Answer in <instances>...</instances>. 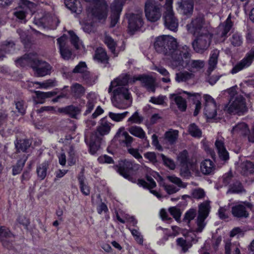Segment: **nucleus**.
I'll return each instance as SVG.
<instances>
[{
  "label": "nucleus",
  "mask_w": 254,
  "mask_h": 254,
  "mask_svg": "<svg viewBox=\"0 0 254 254\" xmlns=\"http://www.w3.org/2000/svg\"><path fill=\"white\" fill-rule=\"evenodd\" d=\"M135 241L139 244H142L143 240L142 235L137 229H129Z\"/></svg>",
  "instance_id": "53"
},
{
  "label": "nucleus",
  "mask_w": 254,
  "mask_h": 254,
  "mask_svg": "<svg viewBox=\"0 0 254 254\" xmlns=\"http://www.w3.org/2000/svg\"><path fill=\"white\" fill-rule=\"evenodd\" d=\"M128 112L126 111L122 113H112V120L116 122H120L122 121L128 114Z\"/></svg>",
  "instance_id": "63"
},
{
  "label": "nucleus",
  "mask_w": 254,
  "mask_h": 254,
  "mask_svg": "<svg viewBox=\"0 0 254 254\" xmlns=\"http://www.w3.org/2000/svg\"><path fill=\"white\" fill-rule=\"evenodd\" d=\"M132 77H130L129 75L126 74L120 76L119 77L112 81V87L113 86H118L119 87L114 90V96L116 98L117 96H122L124 99L128 100L131 103L132 99L131 94L128 90L124 87L127 83H130Z\"/></svg>",
  "instance_id": "7"
},
{
  "label": "nucleus",
  "mask_w": 254,
  "mask_h": 254,
  "mask_svg": "<svg viewBox=\"0 0 254 254\" xmlns=\"http://www.w3.org/2000/svg\"><path fill=\"white\" fill-rule=\"evenodd\" d=\"M87 67L85 62H80L73 69V72L80 73L83 74V78L88 80L89 77V72L87 70Z\"/></svg>",
  "instance_id": "33"
},
{
  "label": "nucleus",
  "mask_w": 254,
  "mask_h": 254,
  "mask_svg": "<svg viewBox=\"0 0 254 254\" xmlns=\"http://www.w3.org/2000/svg\"><path fill=\"white\" fill-rule=\"evenodd\" d=\"M203 18L199 16L192 20L191 22L187 26L188 31L193 34L198 35L192 43L193 50L197 53L203 52L210 45L211 35L203 26Z\"/></svg>",
  "instance_id": "2"
},
{
  "label": "nucleus",
  "mask_w": 254,
  "mask_h": 254,
  "mask_svg": "<svg viewBox=\"0 0 254 254\" xmlns=\"http://www.w3.org/2000/svg\"><path fill=\"white\" fill-rule=\"evenodd\" d=\"M233 25L231 20V16L229 15L225 24L220 25L218 28L216 33L217 38H219L218 42H223L226 37L227 33L230 31Z\"/></svg>",
  "instance_id": "18"
},
{
  "label": "nucleus",
  "mask_w": 254,
  "mask_h": 254,
  "mask_svg": "<svg viewBox=\"0 0 254 254\" xmlns=\"http://www.w3.org/2000/svg\"><path fill=\"white\" fill-rule=\"evenodd\" d=\"M81 24L82 28L85 32L90 33L93 31L94 26L91 22H83L81 23Z\"/></svg>",
  "instance_id": "64"
},
{
  "label": "nucleus",
  "mask_w": 254,
  "mask_h": 254,
  "mask_svg": "<svg viewBox=\"0 0 254 254\" xmlns=\"http://www.w3.org/2000/svg\"><path fill=\"white\" fill-rule=\"evenodd\" d=\"M162 159L164 164L171 170H174L176 167V164L174 161L170 158H167L164 155L162 154Z\"/></svg>",
  "instance_id": "56"
},
{
  "label": "nucleus",
  "mask_w": 254,
  "mask_h": 254,
  "mask_svg": "<svg viewBox=\"0 0 254 254\" xmlns=\"http://www.w3.org/2000/svg\"><path fill=\"white\" fill-rule=\"evenodd\" d=\"M200 171L204 175H210L213 173L215 166L212 161L210 159H205L200 163Z\"/></svg>",
  "instance_id": "24"
},
{
  "label": "nucleus",
  "mask_w": 254,
  "mask_h": 254,
  "mask_svg": "<svg viewBox=\"0 0 254 254\" xmlns=\"http://www.w3.org/2000/svg\"><path fill=\"white\" fill-rule=\"evenodd\" d=\"M14 236L9 229L5 226L0 227V241L2 246L7 249L12 247Z\"/></svg>",
  "instance_id": "15"
},
{
  "label": "nucleus",
  "mask_w": 254,
  "mask_h": 254,
  "mask_svg": "<svg viewBox=\"0 0 254 254\" xmlns=\"http://www.w3.org/2000/svg\"><path fill=\"white\" fill-rule=\"evenodd\" d=\"M204 114L207 118L213 119L217 115V106L213 98L209 95H204Z\"/></svg>",
  "instance_id": "14"
},
{
  "label": "nucleus",
  "mask_w": 254,
  "mask_h": 254,
  "mask_svg": "<svg viewBox=\"0 0 254 254\" xmlns=\"http://www.w3.org/2000/svg\"><path fill=\"white\" fill-rule=\"evenodd\" d=\"M173 3V0H146L144 7L146 18L151 22L159 19L163 5L165 9L164 15L165 25L169 29L175 31L178 27V21L174 16Z\"/></svg>",
  "instance_id": "1"
},
{
  "label": "nucleus",
  "mask_w": 254,
  "mask_h": 254,
  "mask_svg": "<svg viewBox=\"0 0 254 254\" xmlns=\"http://www.w3.org/2000/svg\"><path fill=\"white\" fill-rule=\"evenodd\" d=\"M27 158L28 156L24 154L21 158L17 161L16 165L12 167L13 175L15 176L20 173Z\"/></svg>",
  "instance_id": "34"
},
{
  "label": "nucleus",
  "mask_w": 254,
  "mask_h": 254,
  "mask_svg": "<svg viewBox=\"0 0 254 254\" xmlns=\"http://www.w3.org/2000/svg\"><path fill=\"white\" fill-rule=\"evenodd\" d=\"M167 178L171 182L176 184L178 187L185 188L186 187V185L182 182L181 179L177 177L171 176H168Z\"/></svg>",
  "instance_id": "61"
},
{
  "label": "nucleus",
  "mask_w": 254,
  "mask_h": 254,
  "mask_svg": "<svg viewBox=\"0 0 254 254\" xmlns=\"http://www.w3.org/2000/svg\"><path fill=\"white\" fill-rule=\"evenodd\" d=\"M166 99V97L165 96L159 95L158 97H151L149 102L154 104L163 105Z\"/></svg>",
  "instance_id": "54"
},
{
  "label": "nucleus",
  "mask_w": 254,
  "mask_h": 254,
  "mask_svg": "<svg viewBox=\"0 0 254 254\" xmlns=\"http://www.w3.org/2000/svg\"><path fill=\"white\" fill-rule=\"evenodd\" d=\"M16 64L21 66L30 64L37 76H44L50 73L51 65L47 63L39 60L37 57L32 54L25 55L16 61Z\"/></svg>",
  "instance_id": "6"
},
{
  "label": "nucleus",
  "mask_w": 254,
  "mask_h": 254,
  "mask_svg": "<svg viewBox=\"0 0 254 254\" xmlns=\"http://www.w3.org/2000/svg\"><path fill=\"white\" fill-rule=\"evenodd\" d=\"M66 7L72 12L79 14L81 12L82 8L78 0H64Z\"/></svg>",
  "instance_id": "26"
},
{
  "label": "nucleus",
  "mask_w": 254,
  "mask_h": 254,
  "mask_svg": "<svg viewBox=\"0 0 254 254\" xmlns=\"http://www.w3.org/2000/svg\"><path fill=\"white\" fill-rule=\"evenodd\" d=\"M170 99L171 101L174 102L180 110L184 111L187 108V102L185 99L179 95L178 94H171L170 95Z\"/></svg>",
  "instance_id": "27"
},
{
  "label": "nucleus",
  "mask_w": 254,
  "mask_h": 254,
  "mask_svg": "<svg viewBox=\"0 0 254 254\" xmlns=\"http://www.w3.org/2000/svg\"><path fill=\"white\" fill-rule=\"evenodd\" d=\"M177 52L178 56L171 61V66L173 68L181 69L186 67L190 73L194 74L204 66L205 63L203 60H190V49L187 46H182V50Z\"/></svg>",
  "instance_id": "3"
},
{
  "label": "nucleus",
  "mask_w": 254,
  "mask_h": 254,
  "mask_svg": "<svg viewBox=\"0 0 254 254\" xmlns=\"http://www.w3.org/2000/svg\"><path fill=\"white\" fill-rule=\"evenodd\" d=\"M62 111L67 114H68L70 117L76 118L77 115L79 114V110L78 108L73 106H69L62 109Z\"/></svg>",
  "instance_id": "46"
},
{
  "label": "nucleus",
  "mask_w": 254,
  "mask_h": 254,
  "mask_svg": "<svg viewBox=\"0 0 254 254\" xmlns=\"http://www.w3.org/2000/svg\"><path fill=\"white\" fill-rule=\"evenodd\" d=\"M36 99V102L42 104L45 102L47 98H51L56 95L57 93L55 91L42 92L40 91H35Z\"/></svg>",
  "instance_id": "29"
},
{
  "label": "nucleus",
  "mask_w": 254,
  "mask_h": 254,
  "mask_svg": "<svg viewBox=\"0 0 254 254\" xmlns=\"http://www.w3.org/2000/svg\"><path fill=\"white\" fill-rule=\"evenodd\" d=\"M68 33L70 36L71 44L76 49H79L82 46V43L79 38L72 31H69Z\"/></svg>",
  "instance_id": "49"
},
{
  "label": "nucleus",
  "mask_w": 254,
  "mask_h": 254,
  "mask_svg": "<svg viewBox=\"0 0 254 254\" xmlns=\"http://www.w3.org/2000/svg\"><path fill=\"white\" fill-rule=\"evenodd\" d=\"M233 250L235 251L234 254H240V251L238 248H236L234 245H232L231 243L227 242L225 244V253L226 254H230V250Z\"/></svg>",
  "instance_id": "59"
},
{
  "label": "nucleus",
  "mask_w": 254,
  "mask_h": 254,
  "mask_svg": "<svg viewBox=\"0 0 254 254\" xmlns=\"http://www.w3.org/2000/svg\"><path fill=\"white\" fill-rule=\"evenodd\" d=\"M177 160L181 167V173L185 176H188L190 171L194 170V164L189 158L187 151L184 150L180 152Z\"/></svg>",
  "instance_id": "10"
},
{
  "label": "nucleus",
  "mask_w": 254,
  "mask_h": 254,
  "mask_svg": "<svg viewBox=\"0 0 254 254\" xmlns=\"http://www.w3.org/2000/svg\"><path fill=\"white\" fill-rule=\"evenodd\" d=\"M176 242L178 247L181 249V252L183 253H186L192 245L189 236L185 239L183 238H178L176 240Z\"/></svg>",
  "instance_id": "31"
},
{
  "label": "nucleus",
  "mask_w": 254,
  "mask_h": 254,
  "mask_svg": "<svg viewBox=\"0 0 254 254\" xmlns=\"http://www.w3.org/2000/svg\"><path fill=\"white\" fill-rule=\"evenodd\" d=\"M154 48L157 52L170 56L171 64L174 58H176L179 55L177 54V51L182 50V47L178 48L176 39L169 35H163L157 38L154 43Z\"/></svg>",
  "instance_id": "4"
},
{
  "label": "nucleus",
  "mask_w": 254,
  "mask_h": 254,
  "mask_svg": "<svg viewBox=\"0 0 254 254\" xmlns=\"http://www.w3.org/2000/svg\"><path fill=\"white\" fill-rule=\"evenodd\" d=\"M139 81L141 85L145 87L148 91L154 93L155 91V80L152 76L146 75H139L133 76L130 80L132 83Z\"/></svg>",
  "instance_id": "12"
},
{
  "label": "nucleus",
  "mask_w": 254,
  "mask_h": 254,
  "mask_svg": "<svg viewBox=\"0 0 254 254\" xmlns=\"http://www.w3.org/2000/svg\"><path fill=\"white\" fill-rule=\"evenodd\" d=\"M31 143L29 140L22 139L16 140L15 142V148L18 152H25L27 149L30 146Z\"/></svg>",
  "instance_id": "39"
},
{
  "label": "nucleus",
  "mask_w": 254,
  "mask_h": 254,
  "mask_svg": "<svg viewBox=\"0 0 254 254\" xmlns=\"http://www.w3.org/2000/svg\"><path fill=\"white\" fill-rule=\"evenodd\" d=\"M254 60V48H252L247 54L246 56L233 67L230 72L233 74H236L240 71L247 68L252 64Z\"/></svg>",
  "instance_id": "13"
},
{
  "label": "nucleus",
  "mask_w": 254,
  "mask_h": 254,
  "mask_svg": "<svg viewBox=\"0 0 254 254\" xmlns=\"http://www.w3.org/2000/svg\"><path fill=\"white\" fill-rule=\"evenodd\" d=\"M127 0H115L112 5V27L118 22L124 4Z\"/></svg>",
  "instance_id": "21"
},
{
  "label": "nucleus",
  "mask_w": 254,
  "mask_h": 254,
  "mask_svg": "<svg viewBox=\"0 0 254 254\" xmlns=\"http://www.w3.org/2000/svg\"><path fill=\"white\" fill-rule=\"evenodd\" d=\"M196 216V210L193 209H190L185 213L184 220L189 223L191 220L193 219Z\"/></svg>",
  "instance_id": "55"
},
{
  "label": "nucleus",
  "mask_w": 254,
  "mask_h": 254,
  "mask_svg": "<svg viewBox=\"0 0 254 254\" xmlns=\"http://www.w3.org/2000/svg\"><path fill=\"white\" fill-rule=\"evenodd\" d=\"M191 194L194 198L201 199L204 196L205 192L202 189L199 188L193 190Z\"/></svg>",
  "instance_id": "60"
},
{
  "label": "nucleus",
  "mask_w": 254,
  "mask_h": 254,
  "mask_svg": "<svg viewBox=\"0 0 254 254\" xmlns=\"http://www.w3.org/2000/svg\"><path fill=\"white\" fill-rule=\"evenodd\" d=\"M194 76V74L190 71H181L176 73L175 80L178 83L187 82L192 79Z\"/></svg>",
  "instance_id": "28"
},
{
  "label": "nucleus",
  "mask_w": 254,
  "mask_h": 254,
  "mask_svg": "<svg viewBox=\"0 0 254 254\" xmlns=\"http://www.w3.org/2000/svg\"><path fill=\"white\" fill-rule=\"evenodd\" d=\"M231 42L234 46H240L243 43V38L239 33H235L231 38Z\"/></svg>",
  "instance_id": "51"
},
{
  "label": "nucleus",
  "mask_w": 254,
  "mask_h": 254,
  "mask_svg": "<svg viewBox=\"0 0 254 254\" xmlns=\"http://www.w3.org/2000/svg\"><path fill=\"white\" fill-rule=\"evenodd\" d=\"M231 97L230 105L228 111L230 113L242 115L247 111L245 100L241 95L236 93L234 89L229 90Z\"/></svg>",
  "instance_id": "8"
},
{
  "label": "nucleus",
  "mask_w": 254,
  "mask_h": 254,
  "mask_svg": "<svg viewBox=\"0 0 254 254\" xmlns=\"http://www.w3.org/2000/svg\"><path fill=\"white\" fill-rule=\"evenodd\" d=\"M140 168L139 164H136L134 161L129 160L121 161L118 165L114 166V169L125 178L129 181L135 183V180L132 175Z\"/></svg>",
  "instance_id": "9"
},
{
  "label": "nucleus",
  "mask_w": 254,
  "mask_h": 254,
  "mask_svg": "<svg viewBox=\"0 0 254 254\" xmlns=\"http://www.w3.org/2000/svg\"><path fill=\"white\" fill-rule=\"evenodd\" d=\"M83 174L80 175L78 177L79 183V187L81 192L85 195H88L90 194V190L87 184L85 182Z\"/></svg>",
  "instance_id": "38"
},
{
  "label": "nucleus",
  "mask_w": 254,
  "mask_h": 254,
  "mask_svg": "<svg viewBox=\"0 0 254 254\" xmlns=\"http://www.w3.org/2000/svg\"><path fill=\"white\" fill-rule=\"evenodd\" d=\"M162 186L166 192L170 194L176 193L179 190V188L174 185H167L164 183Z\"/></svg>",
  "instance_id": "57"
},
{
  "label": "nucleus",
  "mask_w": 254,
  "mask_h": 254,
  "mask_svg": "<svg viewBox=\"0 0 254 254\" xmlns=\"http://www.w3.org/2000/svg\"><path fill=\"white\" fill-rule=\"evenodd\" d=\"M71 92L74 93V95L79 97L83 95L85 92L84 88L78 83H74L71 86Z\"/></svg>",
  "instance_id": "47"
},
{
  "label": "nucleus",
  "mask_w": 254,
  "mask_h": 254,
  "mask_svg": "<svg viewBox=\"0 0 254 254\" xmlns=\"http://www.w3.org/2000/svg\"><path fill=\"white\" fill-rule=\"evenodd\" d=\"M215 147L218 151L219 157L223 160H227L229 159V154L224 145V138H218L215 143Z\"/></svg>",
  "instance_id": "22"
},
{
  "label": "nucleus",
  "mask_w": 254,
  "mask_h": 254,
  "mask_svg": "<svg viewBox=\"0 0 254 254\" xmlns=\"http://www.w3.org/2000/svg\"><path fill=\"white\" fill-rule=\"evenodd\" d=\"M15 107L17 112L20 115H24L25 113L27 105L25 102L22 100H18L15 102Z\"/></svg>",
  "instance_id": "50"
},
{
  "label": "nucleus",
  "mask_w": 254,
  "mask_h": 254,
  "mask_svg": "<svg viewBox=\"0 0 254 254\" xmlns=\"http://www.w3.org/2000/svg\"><path fill=\"white\" fill-rule=\"evenodd\" d=\"M171 214L177 220H179L180 218L181 212L180 209L176 207H172L169 209Z\"/></svg>",
  "instance_id": "62"
},
{
  "label": "nucleus",
  "mask_w": 254,
  "mask_h": 254,
  "mask_svg": "<svg viewBox=\"0 0 254 254\" xmlns=\"http://www.w3.org/2000/svg\"><path fill=\"white\" fill-rule=\"evenodd\" d=\"M142 14L140 12L128 15V28L131 31L139 29L143 25Z\"/></svg>",
  "instance_id": "16"
},
{
  "label": "nucleus",
  "mask_w": 254,
  "mask_h": 254,
  "mask_svg": "<svg viewBox=\"0 0 254 254\" xmlns=\"http://www.w3.org/2000/svg\"><path fill=\"white\" fill-rule=\"evenodd\" d=\"M49 165V162L45 161L37 166L36 169L37 174L38 178L41 180H44L46 177Z\"/></svg>",
  "instance_id": "32"
},
{
  "label": "nucleus",
  "mask_w": 254,
  "mask_h": 254,
  "mask_svg": "<svg viewBox=\"0 0 254 254\" xmlns=\"http://www.w3.org/2000/svg\"><path fill=\"white\" fill-rule=\"evenodd\" d=\"M147 182L145 181L143 179H138L137 181V184L139 187H142L145 189H148L150 190V192L156 196L158 198L160 199L162 197L161 195L159 194L157 191L154 190H151L156 187V183L154 180L151 177H147Z\"/></svg>",
  "instance_id": "20"
},
{
  "label": "nucleus",
  "mask_w": 254,
  "mask_h": 254,
  "mask_svg": "<svg viewBox=\"0 0 254 254\" xmlns=\"http://www.w3.org/2000/svg\"><path fill=\"white\" fill-rule=\"evenodd\" d=\"M242 190L243 187L241 184L239 182H236L232 186H231L228 191L232 193H239L242 192Z\"/></svg>",
  "instance_id": "58"
},
{
  "label": "nucleus",
  "mask_w": 254,
  "mask_h": 254,
  "mask_svg": "<svg viewBox=\"0 0 254 254\" xmlns=\"http://www.w3.org/2000/svg\"><path fill=\"white\" fill-rule=\"evenodd\" d=\"M95 60L98 62L107 63L108 58L105 51L102 48H97L94 56Z\"/></svg>",
  "instance_id": "36"
},
{
  "label": "nucleus",
  "mask_w": 254,
  "mask_h": 254,
  "mask_svg": "<svg viewBox=\"0 0 254 254\" xmlns=\"http://www.w3.org/2000/svg\"><path fill=\"white\" fill-rule=\"evenodd\" d=\"M115 221L117 220L121 223H125L126 219L129 218V215L121 209L115 210Z\"/></svg>",
  "instance_id": "45"
},
{
  "label": "nucleus",
  "mask_w": 254,
  "mask_h": 254,
  "mask_svg": "<svg viewBox=\"0 0 254 254\" xmlns=\"http://www.w3.org/2000/svg\"><path fill=\"white\" fill-rule=\"evenodd\" d=\"M219 55V51L217 49H214L211 51L209 60L208 62V67L206 71L207 74L210 75V73L216 67L218 63V58Z\"/></svg>",
  "instance_id": "23"
},
{
  "label": "nucleus",
  "mask_w": 254,
  "mask_h": 254,
  "mask_svg": "<svg viewBox=\"0 0 254 254\" xmlns=\"http://www.w3.org/2000/svg\"><path fill=\"white\" fill-rule=\"evenodd\" d=\"M179 136V131L177 130L170 129L166 132L165 139L170 144L176 143Z\"/></svg>",
  "instance_id": "35"
},
{
  "label": "nucleus",
  "mask_w": 254,
  "mask_h": 254,
  "mask_svg": "<svg viewBox=\"0 0 254 254\" xmlns=\"http://www.w3.org/2000/svg\"><path fill=\"white\" fill-rule=\"evenodd\" d=\"M178 11L187 16H190L193 10V0H180L177 3Z\"/></svg>",
  "instance_id": "17"
},
{
  "label": "nucleus",
  "mask_w": 254,
  "mask_h": 254,
  "mask_svg": "<svg viewBox=\"0 0 254 254\" xmlns=\"http://www.w3.org/2000/svg\"><path fill=\"white\" fill-rule=\"evenodd\" d=\"M110 124L107 117L102 118L100 121V125L97 130L91 133L89 138L85 137V142L88 144L92 154H95L98 150L102 137L110 132Z\"/></svg>",
  "instance_id": "5"
},
{
  "label": "nucleus",
  "mask_w": 254,
  "mask_h": 254,
  "mask_svg": "<svg viewBox=\"0 0 254 254\" xmlns=\"http://www.w3.org/2000/svg\"><path fill=\"white\" fill-rule=\"evenodd\" d=\"M1 48L5 54L12 53L15 50V44L13 41H5Z\"/></svg>",
  "instance_id": "48"
},
{
  "label": "nucleus",
  "mask_w": 254,
  "mask_h": 254,
  "mask_svg": "<svg viewBox=\"0 0 254 254\" xmlns=\"http://www.w3.org/2000/svg\"><path fill=\"white\" fill-rule=\"evenodd\" d=\"M129 132L133 135L140 138L145 137V133L144 130L139 127L132 126L128 129Z\"/></svg>",
  "instance_id": "41"
},
{
  "label": "nucleus",
  "mask_w": 254,
  "mask_h": 254,
  "mask_svg": "<svg viewBox=\"0 0 254 254\" xmlns=\"http://www.w3.org/2000/svg\"><path fill=\"white\" fill-rule=\"evenodd\" d=\"M232 213L234 216L237 218H246L249 216L245 205L242 204L236 205L232 207Z\"/></svg>",
  "instance_id": "25"
},
{
  "label": "nucleus",
  "mask_w": 254,
  "mask_h": 254,
  "mask_svg": "<svg viewBox=\"0 0 254 254\" xmlns=\"http://www.w3.org/2000/svg\"><path fill=\"white\" fill-rule=\"evenodd\" d=\"M115 138L119 139V141L125 143L127 146H129L133 140V138L127 132L121 130L117 133Z\"/></svg>",
  "instance_id": "30"
},
{
  "label": "nucleus",
  "mask_w": 254,
  "mask_h": 254,
  "mask_svg": "<svg viewBox=\"0 0 254 254\" xmlns=\"http://www.w3.org/2000/svg\"><path fill=\"white\" fill-rule=\"evenodd\" d=\"M210 208L208 201H204L199 205L198 215L197 219V227L196 229V232H201L205 227L204 220L208 215Z\"/></svg>",
  "instance_id": "11"
},
{
  "label": "nucleus",
  "mask_w": 254,
  "mask_h": 254,
  "mask_svg": "<svg viewBox=\"0 0 254 254\" xmlns=\"http://www.w3.org/2000/svg\"><path fill=\"white\" fill-rule=\"evenodd\" d=\"M123 41L115 42L112 39V57H116L118 56L119 52L121 50H124Z\"/></svg>",
  "instance_id": "44"
},
{
  "label": "nucleus",
  "mask_w": 254,
  "mask_h": 254,
  "mask_svg": "<svg viewBox=\"0 0 254 254\" xmlns=\"http://www.w3.org/2000/svg\"><path fill=\"white\" fill-rule=\"evenodd\" d=\"M66 36L64 35L57 39L61 55L64 59L67 60L71 58L72 53L68 46L66 45Z\"/></svg>",
  "instance_id": "19"
},
{
  "label": "nucleus",
  "mask_w": 254,
  "mask_h": 254,
  "mask_svg": "<svg viewBox=\"0 0 254 254\" xmlns=\"http://www.w3.org/2000/svg\"><path fill=\"white\" fill-rule=\"evenodd\" d=\"M143 121V118L139 115L138 112H135L134 114L128 118L127 122L131 124H140Z\"/></svg>",
  "instance_id": "52"
},
{
  "label": "nucleus",
  "mask_w": 254,
  "mask_h": 254,
  "mask_svg": "<svg viewBox=\"0 0 254 254\" xmlns=\"http://www.w3.org/2000/svg\"><path fill=\"white\" fill-rule=\"evenodd\" d=\"M189 133L193 137L200 138L202 132L198 127L194 123L190 125L188 127Z\"/></svg>",
  "instance_id": "42"
},
{
  "label": "nucleus",
  "mask_w": 254,
  "mask_h": 254,
  "mask_svg": "<svg viewBox=\"0 0 254 254\" xmlns=\"http://www.w3.org/2000/svg\"><path fill=\"white\" fill-rule=\"evenodd\" d=\"M183 92L186 94H187L189 96H193L196 99V102L195 103V108L193 113V115L196 116L198 115L201 107V103L199 101L200 99V95L198 93H191L190 92H188L187 91H183Z\"/></svg>",
  "instance_id": "40"
},
{
  "label": "nucleus",
  "mask_w": 254,
  "mask_h": 254,
  "mask_svg": "<svg viewBox=\"0 0 254 254\" xmlns=\"http://www.w3.org/2000/svg\"><path fill=\"white\" fill-rule=\"evenodd\" d=\"M88 101L86 104L87 109L84 113V115L90 113L93 110L96 103V97L94 93H90L88 95Z\"/></svg>",
  "instance_id": "37"
},
{
  "label": "nucleus",
  "mask_w": 254,
  "mask_h": 254,
  "mask_svg": "<svg viewBox=\"0 0 254 254\" xmlns=\"http://www.w3.org/2000/svg\"><path fill=\"white\" fill-rule=\"evenodd\" d=\"M242 168L244 175L254 173V163L250 161H246L242 165Z\"/></svg>",
  "instance_id": "43"
}]
</instances>
